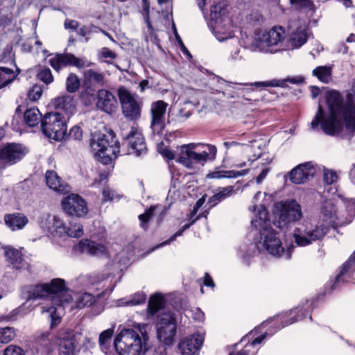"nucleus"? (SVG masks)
Returning <instances> with one entry per match:
<instances>
[{
    "label": "nucleus",
    "mask_w": 355,
    "mask_h": 355,
    "mask_svg": "<svg viewBox=\"0 0 355 355\" xmlns=\"http://www.w3.org/2000/svg\"><path fill=\"white\" fill-rule=\"evenodd\" d=\"M275 220L272 224L269 219V214L266 209L261 205L252 218V226L257 233L254 243L249 246L243 245L239 248V256L243 260L253 256L255 250L259 252L266 251L270 255L277 258L289 259L291 257L293 245L286 250L282 245L280 234L275 230L272 225L282 230H286L291 225L299 222L302 216L301 205L293 199L282 200L276 204Z\"/></svg>",
    "instance_id": "f257e3e1"
},
{
    "label": "nucleus",
    "mask_w": 355,
    "mask_h": 355,
    "mask_svg": "<svg viewBox=\"0 0 355 355\" xmlns=\"http://www.w3.org/2000/svg\"><path fill=\"white\" fill-rule=\"evenodd\" d=\"M325 99L329 114L325 115L320 103L311 122L313 130L321 129L327 135L352 137L355 132V94H347L345 104L340 93L336 90L327 91Z\"/></svg>",
    "instance_id": "f03ea898"
},
{
    "label": "nucleus",
    "mask_w": 355,
    "mask_h": 355,
    "mask_svg": "<svg viewBox=\"0 0 355 355\" xmlns=\"http://www.w3.org/2000/svg\"><path fill=\"white\" fill-rule=\"evenodd\" d=\"M123 141L119 146L112 131L98 135L92 139L90 146L98 159L104 164L112 162L117 154L132 155L139 157L147 153L146 144L142 133L136 128L131 127L130 132L123 134Z\"/></svg>",
    "instance_id": "7ed1b4c3"
},
{
    "label": "nucleus",
    "mask_w": 355,
    "mask_h": 355,
    "mask_svg": "<svg viewBox=\"0 0 355 355\" xmlns=\"http://www.w3.org/2000/svg\"><path fill=\"white\" fill-rule=\"evenodd\" d=\"M24 293L26 295L27 300L46 297L51 299L53 305L43 306L42 313H49L52 326L60 322L65 304L71 300V297L67 293L64 280L60 278L53 279L49 283L27 286L24 287Z\"/></svg>",
    "instance_id": "20e7f679"
},
{
    "label": "nucleus",
    "mask_w": 355,
    "mask_h": 355,
    "mask_svg": "<svg viewBox=\"0 0 355 355\" xmlns=\"http://www.w3.org/2000/svg\"><path fill=\"white\" fill-rule=\"evenodd\" d=\"M285 30L282 26H274L268 31H257L250 49L254 51L275 53L287 50Z\"/></svg>",
    "instance_id": "39448f33"
},
{
    "label": "nucleus",
    "mask_w": 355,
    "mask_h": 355,
    "mask_svg": "<svg viewBox=\"0 0 355 355\" xmlns=\"http://www.w3.org/2000/svg\"><path fill=\"white\" fill-rule=\"evenodd\" d=\"M148 336L141 331L123 329L114 340V347L119 355H142L147 350Z\"/></svg>",
    "instance_id": "423d86ee"
},
{
    "label": "nucleus",
    "mask_w": 355,
    "mask_h": 355,
    "mask_svg": "<svg viewBox=\"0 0 355 355\" xmlns=\"http://www.w3.org/2000/svg\"><path fill=\"white\" fill-rule=\"evenodd\" d=\"M226 3L223 1L214 4L207 18V25L216 40L219 42L229 41L234 36L233 27L230 19L225 16Z\"/></svg>",
    "instance_id": "0eeeda50"
},
{
    "label": "nucleus",
    "mask_w": 355,
    "mask_h": 355,
    "mask_svg": "<svg viewBox=\"0 0 355 355\" xmlns=\"http://www.w3.org/2000/svg\"><path fill=\"white\" fill-rule=\"evenodd\" d=\"M217 148L212 145H189L182 146L181 155L177 161L188 168H195L198 165H203L208 159H214Z\"/></svg>",
    "instance_id": "6e6552de"
},
{
    "label": "nucleus",
    "mask_w": 355,
    "mask_h": 355,
    "mask_svg": "<svg viewBox=\"0 0 355 355\" xmlns=\"http://www.w3.org/2000/svg\"><path fill=\"white\" fill-rule=\"evenodd\" d=\"M42 130L49 139L61 141L67 136V118L59 112L47 113L42 121Z\"/></svg>",
    "instance_id": "1a4fd4ad"
},
{
    "label": "nucleus",
    "mask_w": 355,
    "mask_h": 355,
    "mask_svg": "<svg viewBox=\"0 0 355 355\" xmlns=\"http://www.w3.org/2000/svg\"><path fill=\"white\" fill-rule=\"evenodd\" d=\"M328 232V227L323 224L299 223L295 229L293 236L299 246H306L312 242L322 239Z\"/></svg>",
    "instance_id": "9d476101"
},
{
    "label": "nucleus",
    "mask_w": 355,
    "mask_h": 355,
    "mask_svg": "<svg viewBox=\"0 0 355 355\" xmlns=\"http://www.w3.org/2000/svg\"><path fill=\"white\" fill-rule=\"evenodd\" d=\"M157 338L165 345H172L176 333V322L171 312H162L157 322Z\"/></svg>",
    "instance_id": "9b49d317"
},
{
    "label": "nucleus",
    "mask_w": 355,
    "mask_h": 355,
    "mask_svg": "<svg viewBox=\"0 0 355 355\" xmlns=\"http://www.w3.org/2000/svg\"><path fill=\"white\" fill-rule=\"evenodd\" d=\"M310 306V302L306 301V304L302 306H297L295 309L291 310L284 313L277 315L272 319H270L263 322L262 325L264 327H268L281 324L278 327H276V330L274 331L275 332L276 331L279 330L286 326L302 320L305 316V315L309 312Z\"/></svg>",
    "instance_id": "f8f14e48"
},
{
    "label": "nucleus",
    "mask_w": 355,
    "mask_h": 355,
    "mask_svg": "<svg viewBox=\"0 0 355 355\" xmlns=\"http://www.w3.org/2000/svg\"><path fill=\"white\" fill-rule=\"evenodd\" d=\"M118 94L125 117L130 120L139 118L141 115L139 104L130 92L125 87H120Z\"/></svg>",
    "instance_id": "ddd939ff"
},
{
    "label": "nucleus",
    "mask_w": 355,
    "mask_h": 355,
    "mask_svg": "<svg viewBox=\"0 0 355 355\" xmlns=\"http://www.w3.org/2000/svg\"><path fill=\"white\" fill-rule=\"evenodd\" d=\"M64 211L69 215L83 217L87 214L88 209L85 200L78 194L71 193L62 200Z\"/></svg>",
    "instance_id": "4468645a"
},
{
    "label": "nucleus",
    "mask_w": 355,
    "mask_h": 355,
    "mask_svg": "<svg viewBox=\"0 0 355 355\" xmlns=\"http://www.w3.org/2000/svg\"><path fill=\"white\" fill-rule=\"evenodd\" d=\"M50 65L57 71L69 65L81 69L91 66L92 63L78 58L71 53L55 54L49 60Z\"/></svg>",
    "instance_id": "2eb2a0df"
},
{
    "label": "nucleus",
    "mask_w": 355,
    "mask_h": 355,
    "mask_svg": "<svg viewBox=\"0 0 355 355\" xmlns=\"http://www.w3.org/2000/svg\"><path fill=\"white\" fill-rule=\"evenodd\" d=\"M320 171V167L313 162L299 164L289 173V180L294 184H304Z\"/></svg>",
    "instance_id": "dca6fc26"
},
{
    "label": "nucleus",
    "mask_w": 355,
    "mask_h": 355,
    "mask_svg": "<svg viewBox=\"0 0 355 355\" xmlns=\"http://www.w3.org/2000/svg\"><path fill=\"white\" fill-rule=\"evenodd\" d=\"M320 211L323 220L327 221L333 228L345 225L344 214L339 211L331 200L323 202Z\"/></svg>",
    "instance_id": "f3484780"
},
{
    "label": "nucleus",
    "mask_w": 355,
    "mask_h": 355,
    "mask_svg": "<svg viewBox=\"0 0 355 355\" xmlns=\"http://www.w3.org/2000/svg\"><path fill=\"white\" fill-rule=\"evenodd\" d=\"M168 104L163 101H157L151 104V128L154 133L162 135L165 127L164 116Z\"/></svg>",
    "instance_id": "a211bd4d"
},
{
    "label": "nucleus",
    "mask_w": 355,
    "mask_h": 355,
    "mask_svg": "<svg viewBox=\"0 0 355 355\" xmlns=\"http://www.w3.org/2000/svg\"><path fill=\"white\" fill-rule=\"evenodd\" d=\"M26 148L20 144H10L0 149V162L9 165L20 161L26 154Z\"/></svg>",
    "instance_id": "6ab92c4d"
},
{
    "label": "nucleus",
    "mask_w": 355,
    "mask_h": 355,
    "mask_svg": "<svg viewBox=\"0 0 355 355\" xmlns=\"http://www.w3.org/2000/svg\"><path fill=\"white\" fill-rule=\"evenodd\" d=\"M96 105L98 109L107 114L115 112L118 107L116 96L109 90L102 89L96 94Z\"/></svg>",
    "instance_id": "aec40b11"
},
{
    "label": "nucleus",
    "mask_w": 355,
    "mask_h": 355,
    "mask_svg": "<svg viewBox=\"0 0 355 355\" xmlns=\"http://www.w3.org/2000/svg\"><path fill=\"white\" fill-rule=\"evenodd\" d=\"M204 342L202 334H196L184 338L179 344V349L183 355H196Z\"/></svg>",
    "instance_id": "412c9836"
},
{
    "label": "nucleus",
    "mask_w": 355,
    "mask_h": 355,
    "mask_svg": "<svg viewBox=\"0 0 355 355\" xmlns=\"http://www.w3.org/2000/svg\"><path fill=\"white\" fill-rule=\"evenodd\" d=\"M308 28L305 26H290L287 49H298L304 45L309 37Z\"/></svg>",
    "instance_id": "4be33fe9"
},
{
    "label": "nucleus",
    "mask_w": 355,
    "mask_h": 355,
    "mask_svg": "<svg viewBox=\"0 0 355 355\" xmlns=\"http://www.w3.org/2000/svg\"><path fill=\"white\" fill-rule=\"evenodd\" d=\"M355 261V251L348 260L343 264L339 274L336 276L334 284L328 283L327 287L329 285L331 286V291L338 286L341 282H347L352 278L354 274L353 265Z\"/></svg>",
    "instance_id": "5701e85b"
},
{
    "label": "nucleus",
    "mask_w": 355,
    "mask_h": 355,
    "mask_svg": "<svg viewBox=\"0 0 355 355\" xmlns=\"http://www.w3.org/2000/svg\"><path fill=\"white\" fill-rule=\"evenodd\" d=\"M53 105L56 112H64V116L66 118H69L75 111V104L72 96L70 95L64 94L54 98Z\"/></svg>",
    "instance_id": "b1692460"
},
{
    "label": "nucleus",
    "mask_w": 355,
    "mask_h": 355,
    "mask_svg": "<svg viewBox=\"0 0 355 355\" xmlns=\"http://www.w3.org/2000/svg\"><path fill=\"white\" fill-rule=\"evenodd\" d=\"M46 185L60 194H65L70 191L69 186L61 180L58 174L53 171H47L45 175Z\"/></svg>",
    "instance_id": "393cba45"
},
{
    "label": "nucleus",
    "mask_w": 355,
    "mask_h": 355,
    "mask_svg": "<svg viewBox=\"0 0 355 355\" xmlns=\"http://www.w3.org/2000/svg\"><path fill=\"white\" fill-rule=\"evenodd\" d=\"M76 248L82 253L96 256L104 255L107 252L104 245L88 239L80 241Z\"/></svg>",
    "instance_id": "a878e982"
},
{
    "label": "nucleus",
    "mask_w": 355,
    "mask_h": 355,
    "mask_svg": "<svg viewBox=\"0 0 355 355\" xmlns=\"http://www.w3.org/2000/svg\"><path fill=\"white\" fill-rule=\"evenodd\" d=\"M4 254L6 260L17 270L25 269L28 267L27 263L23 259L21 252L12 247H6Z\"/></svg>",
    "instance_id": "bb28decb"
},
{
    "label": "nucleus",
    "mask_w": 355,
    "mask_h": 355,
    "mask_svg": "<svg viewBox=\"0 0 355 355\" xmlns=\"http://www.w3.org/2000/svg\"><path fill=\"white\" fill-rule=\"evenodd\" d=\"M304 82V78L302 76L288 77L285 79H273L268 81L255 82L252 83L257 87H284L287 86V83L291 84L300 85Z\"/></svg>",
    "instance_id": "cd10ccee"
},
{
    "label": "nucleus",
    "mask_w": 355,
    "mask_h": 355,
    "mask_svg": "<svg viewBox=\"0 0 355 355\" xmlns=\"http://www.w3.org/2000/svg\"><path fill=\"white\" fill-rule=\"evenodd\" d=\"M6 225L12 231L22 230L28 223V218L22 213L6 214L4 216Z\"/></svg>",
    "instance_id": "c85d7f7f"
},
{
    "label": "nucleus",
    "mask_w": 355,
    "mask_h": 355,
    "mask_svg": "<svg viewBox=\"0 0 355 355\" xmlns=\"http://www.w3.org/2000/svg\"><path fill=\"white\" fill-rule=\"evenodd\" d=\"M58 345L59 355H74L77 343L73 334H67L59 339Z\"/></svg>",
    "instance_id": "c756f323"
},
{
    "label": "nucleus",
    "mask_w": 355,
    "mask_h": 355,
    "mask_svg": "<svg viewBox=\"0 0 355 355\" xmlns=\"http://www.w3.org/2000/svg\"><path fill=\"white\" fill-rule=\"evenodd\" d=\"M248 172V169L241 171H224L220 168H216L214 171L207 175L208 179H221V178H236L243 176Z\"/></svg>",
    "instance_id": "7c9ffc66"
},
{
    "label": "nucleus",
    "mask_w": 355,
    "mask_h": 355,
    "mask_svg": "<svg viewBox=\"0 0 355 355\" xmlns=\"http://www.w3.org/2000/svg\"><path fill=\"white\" fill-rule=\"evenodd\" d=\"M105 76L103 73L93 69L86 70L84 73L85 83L89 86H103L104 85Z\"/></svg>",
    "instance_id": "2f4dec72"
},
{
    "label": "nucleus",
    "mask_w": 355,
    "mask_h": 355,
    "mask_svg": "<svg viewBox=\"0 0 355 355\" xmlns=\"http://www.w3.org/2000/svg\"><path fill=\"white\" fill-rule=\"evenodd\" d=\"M230 55L227 58L228 62L232 64L243 59V56L241 54V44L238 37L232 38L229 42Z\"/></svg>",
    "instance_id": "473e14b6"
},
{
    "label": "nucleus",
    "mask_w": 355,
    "mask_h": 355,
    "mask_svg": "<svg viewBox=\"0 0 355 355\" xmlns=\"http://www.w3.org/2000/svg\"><path fill=\"white\" fill-rule=\"evenodd\" d=\"M24 119L26 124L30 127H35L42 123V114L36 107L28 109L24 114Z\"/></svg>",
    "instance_id": "72a5a7b5"
},
{
    "label": "nucleus",
    "mask_w": 355,
    "mask_h": 355,
    "mask_svg": "<svg viewBox=\"0 0 355 355\" xmlns=\"http://www.w3.org/2000/svg\"><path fill=\"white\" fill-rule=\"evenodd\" d=\"M312 75L320 81L329 83L332 79V68L330 66H319L314 69Z\"/></svg>",
    "instance_id": "f704fd0d"
},
{
    "label": "nucleus",
    "mask_w": 355,
    "mask_h": 355,
    "mask_svg": "<svg viewBox=\"0 0 355 355\" xmlns=\"http://www.w3.org/2000/svg\"><path fill=\"white\" fill-rule=\"evenodd\" d=\"M155 211L162 213L163 211L162 207L161 205L151 206L145 213L139 216L140 227L142 229L146 230L148 228V222L154 216Z\"/></svg>",
    "instance_id": "c9c22d12"
},
{
    "label": "nucleus",
    "mask_w": 355,
    "mask_h": 355,
    "mask_svg": "<svg viewBox=\"0 0 355 355\" xmlns=\"http://www.w3.org/2000/svg\"><path fill=\"white\" fill-rule=\"evenodd\" d=\"M233 190V186L219 187L218 191L209 198V202L211 204L212 206L217 205L219 202L230 197L232 195Z\"/></svg>",
    "instance_id": "e433bc0d"
},
{
    "label": "nucleus",
    "mask_w": 355,
    "mask_h": 355,
    "mask_svg": "<svg viewBox=\"0 0 355 355\" xmlns=\"http://www.w3.org/2000/svg\"><path fill=\"white\" fill-rule=\"evenodd\" d=\"M164 297L159 293H155L149 300L148 310L150 315H155L162 307Z\"/></svg>",
    "instance_id": "4c0bfd02"
},
{
    "label": "nucleus",
    "mask_w": 355,
    "mask_h": 355,
    "mask_svg": "<svg viewBox=\"0 0 355 355\" xmlns=\"http://www.w3.org/2000/svg\"><path fill=\"white\" fill-rule=\"evenodd\" d=\"M223 145L227 150L226 155L230 156L236 155L245 151L248 148L247 145L236 141H226L224 142Z\"/></svg>",
    "instance_id": "58836bf2"
},
{
    "label": "nucleus",
    "mask_w": 355,
    "mask_h": 355,
    "mask_svg": "<svg viewBox=\"0 0 355 355\" xmlns=\"http://www.w3.org/2000/svg\"><path fill=\"white\" fill-rule=\"evenodd\" d=\"M345 212L344 214L345 225L349 224L355 216V199H346L344 201Z\"/></svg>",
    "instance_id": "ea45409f"
},
{
    "label": "nucleus",
    "mask_w": 355,
    "mask_h": 355,
    "mask_svg": "<svg viewBox=\"0 0 355 355\" xmlns=\"http://www.w3.org/2000/svg\"><path fill=\"white\" fill-rule=\"evenodd\" d=\"M66 233L69 236L79 238L83 234V227L76 220H71L67 227Z\"/></svg>",
    "instance_id": "a19ab883"
},
{
    "label": "nucleus",
    "mask_w": 355,
    "mask_h": 355,
    "mask_svg": "<svg viewBox=\"0 0 355 355\" xmlns=\"http://www.w3.org/2000/svg\"><path fill=\"white\" fill-rule=\"evenodd\" d=\"M15 78L13 71L6 67H0V88H2L10 83Z\"/></svg>",
    "instance_id": "79ce46f5"
},
{
    "label": "nucleus",
    "mask_w": 355,
    "mask_h": 355,
    "mask_svg": "<svg viewBox=\"0 0 355 355\" xmlns=\"http://www.w3.org/2000/svg\"><path fill=\"white\" fill-rule=\"evenodd\" d=\"M54 215L43 214L38 219V224L44 231L53 232V220Z\"/></svg>",
    "instance_id": "37998d69"
},
{
    "label": "nucleus",
    "mask_w": 355,
    "mask_h": 355,
    "mask_svg": "<svg viewBox=\"0 0 355 355\" xmlns=\"http://www.w3.org/2000/svg\"><path fill=\"white\" fill-rule=\"evenodd\" d=\"M80 82L78 76L71 73L66 80V89L68 92L74 93L80 87Z\"/></svg>",
    "instance_id": "c03bdc74"
},
{
    "label": "nucleus",
    "mask_w": 355,
    "mask_h": 355,
    "mask_svg": "<svg viewBox=\"0 0 355 355\" xmlns=\"http://www.w3.org/2000/svg\"><path fill=\"white\" fill-rule=\"evenodd\" d=\"M15 329L13 327H6L0 329V343H8L15 337Z\"/></svg>",
    "instance_id": "a18cd8bd"
},
{
    "label": "nucleus",
    "mask_w": 355,
    "mask_h": 355,
    "mask_svg": "<svg viewBox=\"0 0 355 355\" xmlns=\"http://www.w3.org/2000/svg\"><path fill=\"white\" fill-rule=\"evenodd\" d=\"M146 300V295L142 292H138L131 296L128 300L123 302L122 304L125 306H136L144 304Z\"/></svg>",
    "instance_id": "49530a36"
},
{
    "label": "nucleus",
    "mask_w": 355,
    "mask_h": 355,
    "mask_svg": "<svg viewBox=\"0 0 355 355\" xmlns=\"http://www.w3.org/2000/svg\"><path fill=\"white\" fill-rule=\"evenodd\" d=\"M193 105L190 101H185L182 105H180L177 116L183 119H188L191 115Z\"/></svg>",
    "instance_id": "de8ad7c7"
},
{
    "label": "nucleus",
    "mask_w": 355,
    "mask_h": 355,
    "mask_svg": "<svg viewBox=\"0 0 355 355\" xmlns=\"http://www.w3.org/2000/svg\"><path fill=\"white\" fill-rule=\"evenodd\" d=\"M95 301V297L90 293H85L80 295L77 299V306L78 308L89 306Z\"/></svg>",
    "instance_id": "09e8293b"
},
{
    "label": "nucleus",
    "mask_w": 355,
    "mask_h": 355,
    "mask_svg": "<svg viewBox=\"0 0 355 355\" xmlns=\"http://www.w3.org/2000/svg\"><path fill=\"white\" fill-rule=\"evenodd\" d=\"M198 219L196 218L195 220H193V221H191V223H188V224H185L180 230L178 231L176 233H175L174 234H173L170 239H168V240L162 242V243L156 245L155 247H154L153 249H152V251L155 250V249H157L159 247H162V246H164V245H166L167 244H169L171 242L175 241L176 239V238L178 236H180L182 234L183 232L185 231L186 230H187L188 228L190 227V226L191 225H193L194 223V222Z\"/></svg>",
    "instance_id": "8fccbe9b"
},
{
    "label": "nucleus",
    "mask_w": 355,
    "mask_h": 355,
    "mask_svg": "<svg viewBox=\"0 0 355 355\" xmlns=\"http://www.w3.org/2000/svg\"><path fill=\"white\" fill-rule=\"evenodd\" d=\"M40 80L46 84H49L53 82V77L49 68L43 67L37 74Z\"/></svg>",
    "instance_id": "3c124183"
},
{
    "label": "nucleus",
    "mask_w": 355,
    "mask_h": 355,
    "mask_svg": "<svg viewBox=\"0 0 355 355\" xmlns=\"http://www.w3.org/2000/svg\"><path fill=\"white\" fill-rule=\"evenodd\" d=\"M42 95V86L35 85L28 91V98L31 101H36L41 98Z\"/></svg>",
    "instance_id": "603ef678"
},
{
    "label": "nucleus",
    "mask_w": 355,
    "mask_h": 355,
    "mask_svg": "<svg viewBox=\"0 0 355 355\" xmlns=\"http://www.w3.org/2000/svg\"><path fill=\"white\" fill-rule=\"evenodd\" d=\"M293 7L295 9H311L313 3L311 0H290Z\"/></svg>",
    "instance_id": "864d4df0"
},
{
    "label": "nucleus",
    "mask_w": 355,
    "mask_h": 355,
    "mask_svg": "<svg viewBox=\"0 0 355 355\" xmlns=\"http://www.w3.org/2000/svg\"><path fill=\"white\" fill-rule=\"evenodd\" d=\"M112 335L113 330L111 329H108L107 330L103 331L99 335V345L101 347H105L110 341Z\"/></svg>",
    "instance_id": "5fc2aeb1"
},
{
    "label": "nucleus",
    "mask_w": 355,
    "mask_h": 355,
    "mask_svg": "<svg viewBox=\"0 0 355 355\" xmlns=\"http://www.w3.org/2000/svg\"><path fill=\"white\" fill-rule=\"evenodd\" d=\"M67 137L69 139L80 141L83 138V130L79 125H75L69 130Z\"/></svg>",
    "instance_id": "6e6d98bb"
},
{
    "label": "nucleus",
    "mask_w": 355,
    "mask_h": 355,
    "mask_svg": "<svg viewBox=\"0 0 355 355\" xmlns=\"http://www.w3.org/2000/svg\"><path fill=\"white\" fill-rule=\"evenodd\" d=\"M3 355H25V354L21 347L10 345L4 349Z\"/></svg>",
    "instance_id": "4d7b16f0"
},
{
    "label": "nucleus",
    "mask_w": 355,
    "mask_h": 355,
    "mask_svg": "<svg viewBox=\"0 0 355 355\" xmlns=\"http://www.w3.org/2000/svg\"><path fill=\"white\" fill-rule=\"evenodd\" d=\"M323 178L325 184H332L337 180V175L336 172L332 170H324Z\"/></svg>",
    "instance_id": "13d9d810"
},
{
    "label": "nucleus",
    "mask_w": 355,
    "mask_h": 355,
    "mask_svg": "<svg viewBox=\"0 0 355 355\" xmlns=\"http://www.w3.org/2000/svg\"><path fill=\"white\" fill-rule=\"evenodd\" d=\"M147 355H167L164 344L156 346L148 352Z\"/></svg>",
    "instance_id": "bf43d9fd"
},
{
    "label": "nucleus",
    "mask_w": 355,
    "mask_h": 355,
    "mask_svg": "<svg viewBox=\"0 0 355 355\" xmlns=\"http://www.w3.org/2000/svg\"><path fill=\"white\" fill-rule=\"evenodd\" d=\"M103 201L107 202L112 201L114 199L116 193L114 191L110 189L109 187H105L103 190Z\"/></svg>",
    "instance_id": "052dcab7"
},
{
    "label": "nucleus",
    "mask_w": 355,
    "mask_h": 355,
    "mask_svg": "<svg viewBox=\"0 0 355 355\" xmlns=\"http://www.w3.org/2000/svg\"><path fill=\"white\" fill-rule=\"evenodd\" d=\"M101 55L104 58H110V59H114L116 58V54L112 51L110 49L106 47H103L101 49L100 51Z\"/></svg>",
    "instance_id": "680f3d73"
},
{
    "label": "nucleus",
    "mask_w": 355,
    "mask_h": 355,
    "mask_svg": "<svg viewBox=\"0 0 355 355\" xmlns=\"http://www.w3.org/2000/svg\"><path fill=\"white\" fill-rule=\"evenodd\" d=\"M53 232L56 231L58 229L64 228V222L60 219V217L54 216L53 220Z\"/></svg>",
    "instance_id": "e2e57ef3"
},
{
    "label": "nucleus",
    "mask_w": 355,
    "mask_h": 355,
    "mask_svg": "<svg viewBox=\"0 0 355 355\" xmlns=\"http://www.w3.org/2000/svg\"><path fill=\"white\" fill-rule=\"evenodd\" d=\"M79 26V23L76 20L66 19L64 21V28L66 29L76 30Z\"/></svg>",
    "instance_id": "0e129e2a"
},
{
    "label": "nucleus",
    "mask_w": 355,
    "mask_h": 355,
    "mask_svg": "<svg viewBox=\"0 0 355 355\" xmlns=\"http://www.w3.org/2000/svg\"><path fill=\"white\" fill-rule=\"evenodd\" d=\"M267 334H268L266 333L264 334L261 335L260 336L254 338L250 344H247L245 345L249 346V349H250V348L253 347L254 345L260 344L266 337Z\"/></svg>",
    "instance_id": "69168bd1"
},
{
    "label": "nucleus",
    "mask_w": 355,
    "mask_h": 355,
    "mask_svg": "<svg viewBox=\"0 0 355 355\" xmlns=\"http://www.w3.org/2000/svg\"><path fill=\"white\" fill-rule=\"evenodd\" d=\"M269 172V169L268 168H263L261 173L257 177L256 181L258 184H260L262 182V181L266 178L268 173Z\"/></svg>",
    "instance_id": "338daca9"
},
{
    "label": "nucleus",
    "mask_w": 355,
    "mask_h": 355,
    "mask_svg": "<svg viewBox=\"0 0 355 355\" xmlns=\"http://www.w3.org/2000/svg\"><path fill=\"white\" fill-rule=\"evenodd\" d=\"M108 276L107 275H102L101 277L98 275H94L92 277V279H91V282L92 284H98L101 282H103L105 279H107Z\"/></svg>",
    "instance_id": "774afa93"
}]
</instances>
